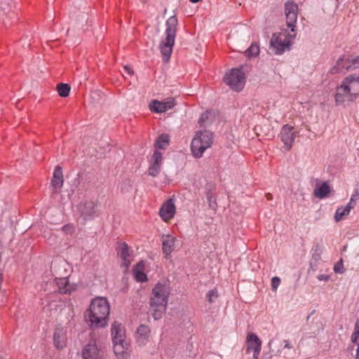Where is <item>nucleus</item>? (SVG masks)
Instances as JSON below:
<instances>
[{
	"mask_svg": "<svg viewBox=\"0 0 359 359\" xmlns=\"http://www.w3.org/2000/svg\"><path fill=\"white\" fill-rule=\"evenodd\" d=\"M109 304L106 298L97 297L91 301L85 313L86 323L93 329L104 327L109 320Z\"/></svg>",
	"mask_w": 359,
	"mask_h": 359,
	"instance_id": "nucleus-1",
	"label": "nucleus"
},
{
	"mask_svg": "<svg viewBox=\"0 0 359 359\" xmlns=\"http://www.w3.org/2000/svg\"><path fill=\"white\" fill-rule=\"evenodd\" d=\"M170 296L168 285L158 283L152 289L149 299V312L154 320L161 319L165 314Z\"/></svg>",
	"mask_w": 359,
	"mask_h": 359,
	"instance_id": "nucleus-2",
	"label": "nucleus"
},
{
	"mask_svg": "<svg viewBox=\"0 0 359 359\" xmlns=\"http://www.w3.org/2000/svg\"><path fill=\"white\" fill-rule=\"evenodd\" d=\"M359 95V76L355 74H350L337 88L334 96L337 105L345 102H353Z\"/></svg>",
	"mask_w": 359,
	"mask_h": 359,
	"instance_id": "nucleus-3",
	"label": "nucleus"
},
{
	"mask_svg": "<svg viewBox=\"0 0 359 359\" xmlns=\"http://www.w3.org/2000/svg\"><path fill=\"white\" fill-rule=\"evenodd\" d=\"M178 24L175 15L170 17L165 23V39L161 43L159 48L163 56V61L167 62L170 58L172 52V47L175 44V39Z\"/></svg>",
	"mask_w": 359,
	"mask_h": 359,
	"instance_id": "nucleus-4",
	"label": "nucleus"
},
{
	"mask_svg": "<svg viewBox=\"0 0 359 359\" xmlns=\"http://www.w3.org/2000/svg\"><path fill=\"white\" fill-rule=\"evenodd\" d=\"M212 143V133L208 130L198 132L191 144V149L194 156L201 158L203 152L211 147Z\"/></svg>",
	"mask_w": 359,
	"mask_h": 359,
	"instance_id": "nucleus-5",
	"label": "nucleus"
},
{
	"mask_svg": "<svg viewBox=\"0 0 359 359\" xmlns=\"http://www.w3.org/2000/svg\"><path fill=\"white\" fill-rule=\"evenodd\" d=\"M292 33L293 34H288L287 35L283 32L273 34L270 41V46L274 54L280 55L283 54L285 50H290L292 44L291 39H294L296 36V32Z\"/></svg>",
	"mask_w": 359,
	"mask_h": 359,
	"instance_id": "nucleus-6",
	"label": "nucleus"
},
{
	"mask_svg": "<svg viewBox=\"0 0 359 359\" xmlns=\"http://www.w3.org/2000/svg\"><path fill=\"white\" fill-rule=\"evenodd\" d=\"M224 82L228 85L231 90L240 92L243 90L245 85V74L241 69H232L229 74H226L224 77Z\"/></svg>",
	"mask_w": 359,
	"mask_h": 359,
	"instance_id": "nucleus-7",
	"label": "nucleus"
},
{
	"mask_svg": "<svg viewBox=\"0 0 359 359\" xmlns=\"http://www.w3.org/2000/svg\"><path fill=\"white\" fill-rule=\"evenodd\" d=\"M356 69H359V55L347 57L342 56L337 60L336 65L332 68L330 72L332 74H337Z\"/></svg>",
	"mask_w": 359,
	"mask_h": 359,
	"instance_id": "nucleus-8",
	"label": "nucleus"
},
{
	"mask_svg": "<svg viewBox=\"0 0 359 359\" xmlns=\"http://www.w3.org/2000/svg\"><path fill=\"white\" fill-rule=\"evenodd\" d=\"M284 8L286 25L291 32H294L298 15V5L294 1H287L284 4Z\"/></svg>",
	"mask_w": 359,
	"mask_h": 359,
	"instance_id": "nucleus-9",
	"label": "nucleus"
},
{
	"mask_svg": "<svg viewBox=\"0 0 359 359\" xmlns=\"http://www.w3.org/2000/svg\"><path fill=\"white\" fill-rule=\"evenodd\" d=\"M78 210L80 216L85 222L93 219L98 215L96 212L95 204L91 201L81 202L78 205Z\"/></svg>",
	"mask_w": 359,
	"mask_h": 359,
	"instance_id": "nucleus-10",
	"label": "nucleus"
},
{
	"mask_svg": "<svg viewBox=\"0 0 359 359\" xmlns=\"http://www.w3.org/2000/svg\"><path fill=\"white\" fill-rule=\"evenodd\" d=\"M82 359H101L102 357L101 351L98 348L95 339H90L82 349Z\"/></svg>",
	"mask_w": 359,
	"mask_h": 359,
	"instance_id": "nucleus-11",
	"label": "nucleus"
},
{
	"mask_svg": "<svg viewBox=\"0 0 359 359\" xmlns=\"http://www.w3.org/2000/svg\"><path fill=\"white\" fill-rule=\"evenodd\" d=\"M246 344V353H249L251 351H253L254 359H258L262 348V341L255 334L251 332L247 336Z\"/></svg>",
	"mask_w": 359,
	"mask_h": 359,
	"instance_id": "nucleus-12",
	"label": "nucleus"
},
{
	"mask_svg": "<svg viewBox=\"0 0 359 359\" xmlns=\"http://www.w3.org/2000/svg\"><path fill=\"white\" fill-rule=\"evenodd\" d=\"M163 157L161 151L156 150L150 159L148 175L154 177L158 175L161 172Z\"/></svg>",
	"mask_w": 359,
	"mask_h": 359,
	"instance_id": "nucleus-13",
	"label": "nucleus"
},
{
	"mask_svg": "<svg viewBox=\"0 0 359 359\" xmlns=\"http://www.w3.org/2000/svg\"><path fill=\"white\" fill-rule=\"evenodd\" d=\"M175 105L174 98H168L164 102H159L158 100H153L149 104V109L152 112L163 113L165 112L168 109H170Z\"/></svg>",
	"mask_w": 359,
	"mask_h": 359,
	"instance_id": "nucleus-14",
	"label": "nucleus"
},
{
	"mask_svg": "<svg viewBox=\"0 0 359 359\" xmlns=\"http://www.w3.org/2000/svg\"><path fill=\"white\" fill-rule=\"evenodd\" d=\"M293 127L289 125H285L280 133L281 141L284 143L287 151H289L292 146L294 140V133L293 132Z\"/></svg>",
	"mask_w": 359,
	"mask_h": 359,
	"instance_id": "nucleus-15",
	"label": "nucleus"
},
{
	"mask_svg": "<svg viewBox=\"0 0 359 359\" xmlns=\"http://www.w3.org/2000/svg\"><path fill=\"white\" fill-rule=\"evenodd\" d=\"M151 335V330L147 325H140L135 334V338L137 344L142 346L146 345L149 341Z\"/></svg>",
	"mask_w": 359,
	"mask_h": 359,
	"instance_id": "nucleus-16",
	"label": "nucleus"
},
{
	"mask_svg": "<svg viewBox=\"0 0 359 359\" xmlns=\"http://www.w3.org/2000/svg\"><path fill=\"white\" fill-rule=\"evenodd\" d=\"M117 254L121 259V266L128 269L131 263V254L128 245L126 243H119Z\"/></svg>",
	"mask_w": 359,
	"mask_h": 359,
	"instance_id": "nucleus-17",
	"label": "nucleus"
},
{
	"mask_svg": "<svg viewBox=\"0 0 359 359\" xmlns=\"http://www.w3.org/2000/svg\"><path fill=\"white\" fill-rule=\"evenodd\" d=\"M175 213V206L172 199H168L161 206L159 215L163 221L172 219Z\"/></svg>",
	"mask_w": 359,
	"mask_h": 359,
	"instance_id": "nucleus-18",
	"label": "nucleus"
},
{
	"mask_svg": "<svg viewBox=\"0 0 359 359\" xmlns=\"http://www.w3.org/2000/svg\"><path fill=\"white\" fill-rule=\"evenodd\" d=\"M55 283L60 294H70L76 290V285L70 284L68 278H57Z\"/></svg>",
	"mask_w": 359,
	"mask_h": 359,
	"instance_id": "nucleus-19",
	"label": "nucleus"
},
{
	"mask_svg": "<svg viewBox=\"0 0 359 359\" xmlns=\"http://www.w3.org/2000/svg\"><path fill=\"white\" fill-rule=\"evenodd\" d=\"M64 183V177L62 169L61 166L57 165L53 172V176L51 180V185L54 192L57 193L62 187Z\"/></svg>",
	"mask_w": 359,
	"mask_h": 359,
	"instance_id": "nucleus-20",
	"label": "nucleus"
},
{
	"mask_svg": "<svg viewBox=\"0 0 359 359\" xmlns=\"http://www.w3.org/2000/svg\"><path fill=\"white\" fill-rule=\"evenodd\" d=\"M114 352L117 356L118 359H127L128 356V351L130 344L126 341L121 342L113 341Z\"/></svg>",
	"mask_w": 359,
	"mask_h": 359,
	"instance_id": "nucleus-21",
	"label": "nucleus"
},
{
	"mask_svg": "<svg viewBox=\"0 0 359 359\" xmlns=\"http://www.w3.org/2000/svg\"><path fill=\"white\" fill-rule=\"evenodd\" d=\"M113 341L121 342L126 340L124 327L118 322H114L111 328Z\"/></svg>",
	"mask_w": 359,
	"mask_h": 359,
	"instance_id": "nucleus-22",
	"label": "nucleus"
},
{
	"mask_svg": "<svg viewBox=\"0 0 359 359\" xmlns=\"http://www.w3.org/2000/svg\"><path fill=\"white\" fill-rule=\"evenodd\" d=\"M162 250L167 258L175 250V237L172 235L163 236Z\"/></svg>",
	"mask_w": 359,
	"mask_h": 359,
	"instance_id": "nucleus-23",
	"label": "nucleus"
},
{
	"mask_svg": "<svg viewBox=\"0 0 359 359\" xmlns=\"http://www.w3.org/2000/svg\"><path fill=\"white\" fill-rule=\"evenodd\" d=\"M330 192V187L327 182H321L316 180V187L313 190V194L318 198H324L328 196Z\"/></svg>",
	"mask_w": 359,
	"mask_h": 359,
	"instance_id": "nucleus-24",
	"label": "nucleus"
},
{
	"mask_svg": "<svg viewBox=\"0 0 359 359\" xmlns=\"http://www.w3.org/2000/svg\"><path fill=\"white\" fill-rule=\"evenodd\" d=\"M54 345L57 349H62L66 344V332L63 328L57 327L53 334Z\"/></svg>",
	"mask_w": 359,
	"mask_h": 359,
	"instance_id": "nucleus-25",
	"label": "nucleus"
},
{
	"mask_svg": "<svg viewBox=\"0 0 359 359\" xmlns=\"http://www.w3.org/2000/svg\"><path fill=\"white\" fill-rule=\"evenodd\" d=\"M144 264L143 262L137 263L133 269L135 279L138 282H145L147 280V275L144 273Z\"/></svg>",
	"mask_w": 359,
	"mask_h": 359,
	"instance_id": "nucleus-26",
	"label": "nucleus"
},
{
	"mask_svg": "<svg viewBox=\"0 0 359 359\" xmlns=\"http://www.w3.org/2000/svg\"><path fill=\"white\" fill-rule=\"evenodd\" d=\"M170 142V137L167 134H161L156 140L154 147L156 149H165Z\"/></svg>",
	"mask_w": 359,
	"mask_h": 359,
	"instance_id": "nucleus-27",
	"label": "nucleus"
},
{
	"mask_svg": "<svg viewBox=\"0 0 359 359\" xmlns=\"http://www.w3.org/2000/svg\"><path fill=\"white\" fill-rule=\"evenodd\" d=\"M351 210V208H348L347 205L345 207L338 208L334 215L335 221H341L344 217L347 216L349 214Z\"/></svg>",
	"mask_w": 359,
	"mask_h": 359,
	"instance_id": "nucleus-28",
	"label": "nucleus"
},
{
	"mask_svg": "<svg viewBox=\"0 0 359 359\" xmlns=\"http://www.w3.org/2000/svg\"><path fill=\"white\" fill-rule=\"evenodd\" d=\"M259 53V47L257 43L254 42L245 51V55L248 57H256Z\"/></svg>",
	"mask_w": 359,
	"mask_h": 359,
	"instance_id": "nucleus-29",
	"label": "nucleus"
},
{
	"mask_svg": "<svg viewBox=\"0 0 359 359\" xmlns=\"http://www.w3.org/2000/svg\"><path fill=\"white\" fill-rule=\"evenodd\" d=\"M57 90L60 97H66L69 95L70 92V86L67 83H59L57 86Z\"/></svg>",
	"mask_w": 359,
	"mask_h": 359,
	"instance_id": "nucleus-30",
	"label": "nucleus"
},
{
	"mask_svg": "<svg viewBox=\"0 0 359 359\" xmlns=\"http://www.w3.org/2000/svg\"><path fill=\"white\" fill-rule=\"evenodd\" d=\"M359 201V191L356 189L355 192L352 194L350 201L347 204L348 208L353 209L357 204V202Z\"/></svg>",
	"mask_w": 359,
	"mask_h": 359,
	"instance_id": "nucleus-31",
	"label": "nucleus"
},
{
	"mask_svg": "<svg viewBox=\"0 0 359 359\" xmlns=\"http://www.w3.org/2000/svg\"><path fill=\"white\" fill-rule=\"evenodd\" d=\"M206 196L210 208L215 209L217 207V203L214 194L210 190H209L206 194Z\"/></svg>",
	"mask_w": 359,
	"mask_h": 359,
	"instance_id": "nucleus-32",
	"label": "nucleus"
},
{
	"mask_svg": "<svg viewBox=\"0 0 359 359\" xmlns=\"http://www.w3.org/2000/svg\"><path fill=\"white\" fill-rule=\"evenodd\" d=\"M206 297L209 303H213L215 302V299L218 297L217 289L210 290L208 292Z\"/></svg>",
	"mask_w": 359,
	"mask_h": 359,
	"instance_id": "nucleus-33",
	"label": "nucleus"
},
{
	"mask_svg": "<svg viewBox=\"0 0 359 359\" xmlns=\"http://www.w3.org/2000/svg\"><path fill=\"white\" fill-rule=\"evenodd\" d=\"M62 230L66 234L72 235L75 231V227L72 224H67L64 225L62 227Z\"/></svg>",
	"mask_w": 359,
	"mask_h": 359,
	"instance_id": "nucleus-34",
	"label": "nucleus"
},
{
	"mask_svg": "<svg viewBox=\"0 0 359 359\" xmlns=\"http://www.w3.org/2000/svg\"><path fill=\"white\" fill-rule=\"evenodd\" d=\"M280 283V278L275 276L271 279V289L273 291H276Z\"/></svg>",
	"mask_w": 359,
	"mask_h": 359,
	"instance_id": "nucleus-35",
	"label": "nucleus"
},
{
	"mask_svg": "<svg viewBox=\"0 0 359 359\" xmlns=\"http://www.w3.org/2000/svg\"><path fill=\"white\" fill-rule=\"evenodd\" d=\"M334 271L335 273H342L344 272L342 259H341L339 262H338L334 265Z\"/></svg>",
	"mask_w": 359,
	"mask_h": 359,
	"instance_id": "nucleus-36",
	"label": "nucleus"
},
{
	"mask_svg": "<svg viewBox=\"0 0 359 359\" xmlns=\"http://www.w3.org/2000/svg\"><path fill=\"white\" fill-rule=\"evenodd\" d=\"M312 257L316 261H318L320 259V252H318V246L316 247L315 252L313 253Z\"/></svg>",
	"mask_w": 359,
	"mask_h": 359,
	"instance_id": "nucleus-37",
	"label": "nucleus"
},
{
	"mask_svg": "<svg viewBox=\"0 0 359 359\" xmlns=\"http://www.w3.org/2000/svg\"><path fill=\"white\" fill-rule=\"evenodd\" d=\"M208 118V114L207 113H205V114H203L198 121V123L200 124L201 126H204V123L205 121V120Z\"/></svg>",
	"mask_w": 359,
	"mask_h": 359,
	"instance_id": "nucleus-38",
	"label": "nucleus"
},
{
	"mask_svg": "<svg viewBox=\"0 0 359 359\" xmlns=\"http://www.w3.org/2000/svg\"><path fill=\"white\" fill-rule=\"evenodd\" d=\"M317 278L319 280H325V281H327L330 280V276L328 275H325V274H320L319 276H318Z\"/></svg>",
	"mask_w": 359,
	"mask_h": 359,
	"instance_id": "nucleus-39",
	"label": "nucleus"
},
{
	"mask_svg": "<svg viewBox=\"0 0 359 359\" xmlns=\"http://www.w3.org/2000/svg\"><path fill=\"white\" fill-rule=\"evenodd\" d=\"M124 69L129 74H133V72L132 69L129 66H125L124 67Z\"/></svg>",
	"mask_w": 359,
	"mask_h": 359,
	"instance_id": "nucleus-40",
	"label": "nucleus"
},
{
	"mask_svg": "<svg viewBox=\"0 0 359 359\" xmlns=\"http://www.w3.org/2000/svg\"><path fill=\"white\" fill-rule=\"evenodd\" d=\"M355 344H358V348H357V353H356V356H355V358L356 359H359V337H357V341Z\"/></svg>",
	"mask_w": 359,
	"mask_h": 359,
	"instance_id": "nucleus-41",
	"label": "nucleus"
},
{
	"mask_svg": "<svg viewBox=\"0 0 359 359\" xmlns=\"http://www.w3.org/2000/svg\"><path fill=\"white\" fill-rule=\"evenodd\" d=\"M285 346L284 348L290 349L292 348V346L289 343L288 340H284Z\"/></svg>",
	"mask_w": 359,
	"mask_h": 359,
	"instance_id": "nucleus-42",
	"label": "nucleus"
},
{
	"mask_svg": "<svg viewBox=\"0 0 359 359\" xmlns=\"http://www.w3.org/2000/svg\"><path fill=\"white\" fill-rule=\"evenodd\" d=\"M266 198H267V200H269V201L272 200V198H273L272 194H270V193L266 194Z\"/></svg>",
	"mask_w": 359,
	"mask_h": 359,
	"instance_id": "nucleus-43",
	"label": "nucleus"
}]
</instances>
